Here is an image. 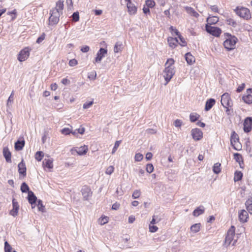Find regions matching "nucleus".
Listing matches in <instances>:
<instances>
[{
	"mask_svg": "<svg viewBox=\"0 0 252 252\" xmlns=\"http://www.w3.org/2000/svg\"><path fill=\"white\" fill-rule=\"evenodd\" d=\"M63 1L59 0L56 3V6L50 11V16L49 18V23L50 25H56L59 21L61 14L63 13Z\"/></svg>",
	"mask_w": 252,
	"mask_h": 252,
	"instance_id": "nucleus-1",
	"label": "nucleus"
},
{
	"mask_svg": "<svg viewBox=\"0 0 252 252\" xmlns=\"http://www.w3.org/2000/svg\"><path fill=\"white\" fill-rule=\"evenodd\" d=\"M215 100L213 98H210L207 100L205 104V110L206 111L210 110L215 104Z\"/></svg>",
	"mask_w": 252,
	"mask_h": 252,
	"instance_id": "nucleus-22",
	"label": "nucleus"
},
{
	"mask_svg": "<svg viewBox=\"0 0 252 252\" xmlns=\"http://www.w3.org/2000/svg\"><path fill=\"white\" fill-rule=\"evenodd\" d=\"M247 92L248 94L246 95H244L242 99L246 103L251 104L252 103V95L249 93H252V89H247Z\"/></svg>",
	"mask_w": 252,
	"mask_h": 252,
	"instance_id": "nucleus-18",
	"label": "nucleus"
},
{
	"mask_svg": "<svg viewBox=\"0 0 252 252\" xmlns=\"http://www.w3.org/2000/svg\"><path fill=\"white\" fill-rule=\"evenodd\" d=\"M204 212V208L203 206H200L196 208L193 212V215L195 217H198L200 215L202 214Z\"/></svg>",
	"mask_w": 252,
	"mask_h": 252,
	"instance_id": "nucleus-27",
	"label": "nucleus"
},
{
	"mask_svg": "<svg viewBox=\"0 0 252 252\" xmlns=\"http://www.w3.org/2000/svg\"><path fill=\"white\" fill-rule=\"evenodd\" d=\"M174 63V60L172 59H168L165 63V69L163 71V77L166 81L165 85H166L174 76L175 71L174 67L172 66Z\"/></svg>",
	"mask_w": 252,
	"mask_h": 252,
	"instance_id": "nucleus-2",
	"label": "nucleus"
},
{
	"mask_svg": "<svg viewBox=\"0 0 252 252\" xmlns=\"http://www.w3.org/2000/svg\"><path fill=\"white\" fill-rule=\"evenodd\" d=\"M245 86V84H244V83L242 84L241 85H240V86L238 87V88H237V91L238 92H239H239H241V91H242L244 89Z\"/></svg>",
	"mask_w": 252,
	"mask_h": 252,
	"instance_id": "nucleus-62",
	"label": "nucleus"
},
{
	"mask_svg": "<svg viewBox=\"0 0 252 252\" xmlns=\"http://www.w3.org/2000/svg\"><path fill=\"white\" fill-rule=\"evenodd\" d=\"M21 190L22 192H29V191H30L29 190V188L28 186L25 182H24L22 184L21 186Z\"/></svg>",
	"mask_w": 252,
	"mask_h": 252,
	"instance_id": "nucleus-38",
	"label": "nucleus"
},
{
	"mask_svg": "<svg viewBox=\"0 0 252 252\" xmlns=\"http://www.w3.org/2000/svg\"><path fill=\"white\" fill-rule=\"evenodd\" d=\"M24 145L25 141L24 140L22 141L18 140L15 143V149L17 151H20L23 149V147H24Z\"/></svg>",
	"mask_w": 252,
	"mask_h": 252,
	"instance_id": "nucleus-28",
	"label": "nucleus"
},
{
	"mask_svg": "<svg viewBox=\"0 0 252 252\" xmlns=\"http://www.w3.org/2000/svg\"><path fill=\"white\" fill-rule=\"evenodd\" d=\"M191 135L193 139L195 141H198L203 137V132L197 128H193L191 131Z\"/></svg>",
	"mask_w": 252,
	"mask_h": 252,
	"instance_id": "nucleus-9",
	"label": "nucleus"
},
{
	"mask_svg": "<svg viewBox=\"0 0 252 252\" xmlns=\"http://www.w3.org/2000/svg\"><path fill=\"white\" fill-rule=\"evenodd\" d=\"M247 211L252 215V198H249L245 202Z\"/></svg>",
	"mask_w": 252,
	"mask_h": 252,
	"instance_id": "nucleus-29",
	"label": "nucleus"
},
{
	"mask_svg": "<svg viewBox=\"0 0 252 252\" xmlns=\"http://www.w3.org/2000/svg\"><path fill=\"white\" fill-rule=\"evenodd\" d=\"M114 166H109V167H108L106 168L105 173V174L110 175L114 172Z\"/></svg>",
	"mask_w": 252,
	"mask_h": 252,
	"instance_id": "nucleus-42",
	"label": "nucleus"
},
{
	"mask_svg": "<svg viewBox=\"0 0 252 252\" xmlns=\"http://www.w3.org/2000/svg\"><path fill=\"white\" fill-rule=\"evenodd\" d=\"M185 59L187 63L189 64H192L195 62L194 57L190 53H187L185 55Z\"/></svg>",
	"mask_w": 252,
	"mask_h": 252,
	"instance_id": "nucleus-26",
	"label": "nucleus"
},
{
	"mask_svg": "<svg viewBox=\"0 0 252 252\" xmlns=\"http://www.w3.org/2000/svg\"><path fill=\"white\" fill-rule=\"evenodd\" d=\"M252 128V117H247L244 122V131L245 132H250Z\"/></svg>",
	"mask_w": 252,
	"mask_h": 252,
	"instance_id": "nucleus-10",
	"label": "nucleus"
},
{
	"mask_svg": "<svg viewBox=\"0 0 252 252\" xmlns=\"http://www.w3.org/2000/svg\"><path fill=\"white\" fill-rule=\"evenodd\" d=\"M126 6L128 9L129 13L131 15H134L137 11V7L131 1H129L126 3Z\"/></svg>",
	"mask_w": 252,
	"mask_h": 252,
	"instance_id": "nucleus-17",
	"label": "nucleus"
},
{
	"mask_svg": "<svg viewBox=\"0 0 252 252\" xmlns=\"http://www.w3.org/2000/svg\"><path fill=\"white\" fill-rule=\"evenodd\" d=\"M45 35L44 33H43L40 36H39L37 40L36 43H41L44 39H45Z\"/></svg>",
	"mask_w": 252,
	"mask_h": 252,
	"instance_id": "nucleus-56",
	"label": "nucleus"
},
{
	"mask_svg": "<svg viewBox=\"0 0 252 252\" xmlns=\"http://www.w3.org/2000/svg\"><path fill=\"white\" fill-rule=\"evenodd\" d=\"M13 92L12 93L11 95L8 97V99L7 100V105H9V103L13 102Z\"/></svg>",
	"mask_w": 252,
	"mask_h": 252,
	"instance_id": "nucleus-59",
	"label": "nucleus"
},
{
	"mask_svg": "<svg viewBox=\"0 0 252 252\" xmlns=\"http://www.w3.org/2000/svg\"><path fill=\"white\" fill-rule=\"evenodd\" d=\"M220 163H216L213 166V171L216 174H218L220 172Z\"/></svg>",
	"mask_w": 252,
	"mask_h": 252,
	"instance_id": "nucleus-37",
	"label": "nucleus"
},
{
	"mask_svg": "<svg viewBox=\"0 0 252 252\" xmlns=\"http://www.w3.org/2000/svg\"><path fill=\"white\" fill-rule=\"evenodd\" d=\"M42 164L44 168L51 169L53 167V160L51 159H44Z\"/></svg>",
	"mask_w": 252,
	"mask_h": 252,
	"instance_id": "nucleus-23",
	"label": "nucleus"
},
{
	"mask_svg": "<svg viewBox=\"0 0 252 252\" xmlns=\"http://www.w3.org/2000/svg\"><path fill=\"white\" fill-rule=\"evenodd\" d=\"M82 194L84 200H87L92 194L91 189L87 186H84L81 190Z\"/></svg>",
	"mask_w": 252,
	"mask_h": 252,
	"instance_id": "nucleus-12",
	"label": "nucleus"
},
{
	"mask_svg": "<svg viewBox=\"0 0 252 252\" xmlns=\"http://www.w3.org/2000/svg\"><path fill=\"white\" fill-rule=\"evenodd\" d=\"M205 28L208 33L217 37L219 36L221 33L220 29L208 25V24L206 25Z\"/></svg>",
	"mask_w": 252,
	"mask_h": 252,
	"instance_id": "nucleus-7",
	"label": "nucleus"
},
{
	"mask_svg": "<svg viewBox=\"0 0 252 252\" xmlns=\"http://www.w3.org/2000/svg\"><path fill=\"white\" fill-rule=\"evenodd\" d=\"M234 158L236 160V162H239L240 165L241 166V161L243 163L242 160V157L241 154L239 153H235L234 154Z\"/></svg>",
	"mask_w": 252,
	"mask_h": 252,
	"instance_id": "nucleus-35",
	"label": "nucleus"
},
{
	"mask_svg": "<svg viewBox=\"0 0 252 252\" xmlns=\"http://www.w3.org/2000/svg\"><path fill=\"white\" fill-rule=\"evenodd\" d=\"M235 235V227L231 226V227L228 230L226 236L225 237L224 245L227 247L229 246L233 240V237Z\"/></svg>",
	"mask_w": 252,
	"mask_h": 252,
	"instance_id": "nucleus-5",
	"label": "nucleus"
},
{
	"mask_svg": "<svg viewBox=\"0 0 252 252\" xmlns=\"http://www.w3.org/2000/svg\"><path fill=\"white\" fill-rule=\"evenodd\" d=\"M227 24L231 25L234 27H235L237 26V23L236 21L232 18H228L226 20Z\"/></svg>",
	"mask_w": 252,
	"mask_h": 252,
	"instance_id": "nucleus-40",
	"label": "nucleus"
},
{
	"mask_svg": "<svg viewBox=\"0 0 252 252\" xmlns=\"http://www.w3.org/2000/svg\"><path fill=\"white\" fill-rule=\"evenodd\" d=\"M72 21L73 22H77L79 20V14L78 12H74L72 15Z\"/></svg>",
	"mask_w": 252,
	"mask_h": 252,
	"instance_id": "nucleus-43",
	"label": "nucleus"
},
{
	"mask_svg": "<svg viewBox=\"0 0 252 252\" xmlns=\"http://www.w3.org/2000/svg\"><path fill=\"white\" fill-rule=\"evenodd\" d=\"M158 230V227L155 225H151L149 224V231L151 232H155Z\"/></svg>",
	"mask_w": 252,
	"mask_h": 252,
	"instance_id": "nucleus-52",
	"label": "nucleus"
},
{
	"mask_svg": "<svg viewBox=\"0 0 252 252\" xmlns=\"http://www.w3.org/2000/svg\"><path fill=\"white\" fill-rule=\"evenodd\" d=\"M90 50V47L88 46H82L81 48V51L83 53H87L89 52Z\"/></svg>",
	"mask_w": 252,
	"mask_h": 252,
	"instance_id": "nucleus-55",
	"label": "nucleus"
},
{
	"mask_svg": "<svg viewBox=\"0 0 252 252\" xmlns=\"http://www.w3.org/2000/svg\"><path fill=\"white\" fill-rule=\"evenodd\" d=\"M154 170V166L152 164H148L146 166V171L149 173H152Z\"/></svg>",
	"mask_w": 252,
	"mask_h": 252,
	"instance_id": "nucleus-48",
	"label": "nucleus"
},
{
	"mask_svg": "<svg viewBox=\"0 0 252 252\" xmlns=\"http://www.w3.org/2000/svg\"><path fill=\"white\" fill-rule=\"evenodd\" d=\"M122 43L118 41L116 43L114 47V51L115 53H118L122 50Z\"/></svg>",
	"mask_w": 252,
	"mask_h": 252,
	"instance_id": "nucleus-33",
	"label": "nucleus"
},
{
	"mask_svg": "<svg viewBox=\"0 0 252 252\" xmlns=\"http://www.w3.org/2000/svg\"><path fill=\"white\" fill-rule=\"evenodd\" d=\"M71 130L69 128H63L61 130V132L63 134L68 135L70 134Z\"/></svg>",
	"mask_w": 252,
	"mask_h": 252,
	"instance_id": "nucleus-49",
	"label": "nucleus"
},
{
	"mask_svg": "<svg viewBox=\"0 0 252 252\" xmlns=\"http://www.w3.org/2000/svg\"><path fill=\"white\" fill-rule=\"evenodd\" d=\"M230 142L231 145L235 150L239 151L241 149V148H239L238 147L239 144L238 135L234 131L231 133Z\"/></svg>",
	"mask_w": 252,
	"mask_h": 252,
	"instance_id": "nucleus-8",
	"label": "nucleus"
},
{
	"mask_svg": "<svg viewBox=\"0 0 252 252\" xmlns=\"http://www.w3.org/2000/svg\"><path fill=\"white\" fill-rule=\"evenodd\" d=\"M185 9L189 14L195 17H198L199 14L192 7L186 6L185 7Z\"/></svg>",
	"mask_w": 252,
	"mask_h": 252,
	"instance_id": "nucleus-30",
	"label": "nucleus"
},
{
	"mask_svg": "<svg viewBox=\"0 0 252 252\" xmlns=\"http://www.w3.org/2000/svg\"><path fill=\"white\" fill-rule=\"evenodd\" d=\"M200 229V223H195L190 227V230L194 233L198 232Z\"/></svg>",
	"mask_w": 252,
	"mask_h": 252,
	"instance_id": "nucleus-32",
	"label": "nucleus"
},
{
	"mask_svg": "<svg viewBox=\"0 0 252 252\" xmlns=\"http://www.w3.org/2000/svg\"><path fill=\"white\" fill-rule=\"evenodd\" d=\"M121 142V141H116L115 143L114 146L113 147V149L112 150V154H113L115 153L116 150H117L118 148L119 147L120 143Z\"/></svg>",
	"mask_w": 252,
	"mask_h": 252,
	"instance_id": "nucleus-46",
	"label": "nucleus"
},
{
	"mask_svg": "<svg viewBox=\"0 0 252 252\" xmlns=\"http://www.w3.org/2000/svg\"><path fill=\"white\" fill-rule=\"evenodd\" d=\"M146 132L148 134H155L157 132V130L154 129L149 128L146 130Z\"/></svg>",
	"mask_w": 252,
	"mask_h": 252,
	"instance_id": "nucleus-61",
	"label": "nucleus"
},
{
	"mask_svg": "<svg viewBox=\"0 0 252 252\" xmlns=\"http://www.w3.org/2000/svg\"><path fill=\"white\" fill-rule=\"evenodd\" d=\"M178 37L179 38H180L181 41V43H180V45L182 46H185L186 45V42L184 39V38L181 35H178Z\"/></svg>",
	"mask_w": 252,
	"mask_h": 252,
	"instance_id": "nucleus-58",
	"label": "nucleus"
},
{
	"mask_svg": "<svg viewBox=\"0 0 252 252\" xmlns=\"http://www.w3.org/2000/svg\"><path fill=\"white\" fill-rule=\"evenodd\" d=\"M77 63L78 62L76 60L72 59L69 61L68 64L70 66H74L77 64Z\"/></svg>",
	"mask_w": 252,
	"mask_h": 252,
	"instance_id": "nucleus-53",
	"label": "nucleus"
},
{
	"mask_svg": "<svg viewBox=\"0 0 252 252\" xmlns=\"http://www.w3.org/2000/svg\"><path fill=\"white\" fill-rule=\"evenodd\" d=\"M18 167L19 173L23 175V177H25L26 176L27 169L25 163L23 161V159L18 164Z\"/></svg>",
	"mask_w": 252,
	"mask_h": 252,
	"instance_id": "nucleus-15",
	"label": "nucleus"
},
{
	"mask_svg": "<svg viewBox=\"0 0 252 252\" xmlns=\"http://www.w3.org/2000/svg\"><path fill=\"white\" fill-rule=\"evenodd\" d=\"M109 218L107 216H103L98 220V223L100 225H104L108 222Z\"/></svg>",
	"mask_w": 252,
	"mask_h": 252,
	"instance_id": "nucleus-31",
	"label": "nucleus"
},
{
	"mask_svg": "<svg viewBox=\"0 0 252 252\" xmlns=\"http://www.w3.org/2000/svg\"><path fill=\"white\" fill-rule=\"evenodd\" d=\"M30 55L29 50L28 48H25L22 50L19 54L18 58V60L22 62L28 59Z\"/></svg>",
	"mask_w": 252,
	"mask_h": 252,
	"instance_id": "nucleus-11",
	"label": "nucleus"
},
{
	"mask_svg": "<svg viewBox=\"0 0 252 252\" xmlns=\"http://www.w3.org/2000/svg\"><path fill=\"white\" fill-rule=\"evenodd\" d=\"M120 206V205L119 203L116 202L112 205V209L117 210L119 208Z\"/></svg>",
	"mask_w": 252,
	"mask_h": 252,
	"instance_id": "nucleus-60",
	"label": "nucleus"
},
{
	"mask_svg": "<svg viewBox=\"0 0 252 252\" xmlns=\"http://www.w3.org/2000/svg\"><path fill=\"white\" fill-rule=\"evenodd\" d=\"M94 103L93 101H90L89 102L85 103L83 105V109H88L90 108Z\"/></svg>",
	"mask_w": 252,
	"mask_h": 252,
	"instance_id": "nucleus-51",
	"label": "nucleus"
},
{
	"mask_svg": "<svg viewBox=\"0 0 252 252\" xmlns=\"http://www.w3.org/2000/svg\"><path fill=\"white\" fill-rule=\"evenodd\" d=\"M249 215L247 211L245 210H241L239 212V220L242 223L246 222L248 221Z\"/></svg>",
	"mask_w": 252,
	"mask_h": 252,
	"instance_id": "nucleus-13",
	"label": "nucleus"
},
{
	"mask_svg": "<svg viewBox=\"0 0 252 252\" xmlns=\"http://www.w3.org/2000/svg\"><path fill=\"white\" fill-rule=\"evenodd\" d=\"M199 116L196 114L191 113L190 114L189 118L191 122H194L198 120Z\"/></svg>",
	"mask_w": 252,
	"mask_h": 252,
	"instance_id": "nucleus-39",
	"label": "nucleus"
},
{
	"mask_svg": "<svg viewBox=\"0 0 252 252\" xmlns=\"http://www.w3.org/2000/svg\"><path fill=\"white\" fill-rule=\"evenodd\" d=\"M219 17L217 16H209L207 19V22L208 25L215 24L219 21Z\"/></svg>",
	"mask_w": 252,
	"mask_h": 252,
	"instance_id": "nucleus-24",
	"label": "nucleus"
},
{
	"mask_svg": "<svg viewBox=\"0 0 252 252\" xmlns=\"http://www.w3.org/2000/svg\"><path fill=\"white\" fill-rule=\"evenodd\" d=\"M141 194V192L139 190H135L132 195V197L134 199L138 198Z\"/></svg>",
	"mask_w": 252,
	"mask_h": 252,
	"instance_id": "nucleus-45",
	"label": "nucleus"
},
{
	"mask_svg": "<svg viewBox=\"0 0 252 252\" xmlns=\"http://www.w3.org/2000/svg\"><path fill=\"white\" fill-rule=\"evenodd\" d=\"M12 206L13 209L10 211V214L13 217H15L17 216L19 209L18 203L15 199H13L12 200Z\"/></svg>",
	"mask_w": 252,
	"mask_h": 252,
	"instance_id": "nucleus-14",
	"label": "nucleus"
},
{
	"mask_svg": "<svg viewBox=\"0 0 252 252\" xmlns=\"http://www.w3.org/2000/svg\"><path fill=\"white\" fill-rule=\"evenodd\" d=\"M44 156V153L41 151H38L35 155V158L38 161L42 160Z\"/></svg>",
	"mask_w": 252,
	"mask_h": 252,
	"instance_id": "nucleus-36",
	"label": "nucleus"
},
{
	"mask_svg": "<svg viewBox=\"0 0 252 252\" xmlns=\"http://www.w3.org/2000/svg\"><path fill=\"white\" fill-rule=\"evenodd\" d=\"M3 155L5 158L6 162H11V154L7 147H4L3 149Z\"/></svg>",
	"mask_w": 252,
	"mask_h": 252,
	"instance_id": "nucleus-19",
	"label": "nucleus"
},
{
	"mask_svg": "<svg viewBox=\"0 0 252 252\" xmlns=\"http://www.w3.org/2000/svg\"><path fill=\"white\" fill-rule=\"evenodd\" d=\"M153 157V154L151 153H148L146 155V158L147 160H149L152 159Z\"/></svg>",
	"mask_w": 252,
	"mask_h": 252,
	"instance_id": "nucleus-64",
	"label": "nucleus"
},
{
	"mask_svg": "<svg viewBox=\"0 0 252 252\" xmlns=\"http://www.w3.org/2000/svg\"><path fill=\"white\" fill-rule=\"evenodd\" d=\"M76 130L77 131L78 133L83 134L85 132V129L83 127H81L78 128Z\"/></svg>",
	"mask_w": 252,
	"mask_h": 252,
	"instance_id": "nucleus-63",
	"label": "nucleus"
},
{
	"mask_svg": "<svg viewBox=\"0 0 252 252\" xmlns=\"http://www.w3.org/2000/svg\"><path fill=\"white\" fill-rule=\"evenodd\" d=\"M221 103L224 107H232L233 102L228 93H224L221 95Z\"/></svg>",
	"mask_w": 252,
	"mask_h": 252,
	"instance_id": "nucleus-6",
	"label": "nucleus"
},
{
	"mask_svg": "<svg viewBox=\"0 0 252 252\" xmlns=\"http://www.w3.org/2000/svg\"><path fill=\"white\" fill-rule=\"evenodd\" d=\"M167 42L169 44V46L172 48H175L178 43V41L176 37H169L167 38Z\"/></svg>",
	"mask_w": 252,
	"mask_h": 252,
	"instance_id": "nucleus-20",
	"label": "nucleus"
},
{
	"mask_svg": "<svg viewBox=\"0 0 252 252\" xmlns=\"http://www.w3.org/2000/svg\"><path fill=\"white\" fill-rule=\"evenodd\" d=\"M88 150V148L87 146L84 145L83 146H81L80 148H78L76 150L77 153L80 156L85 155Z\"/></svg>",
	"mask_w": 252,
	"mask_h": 252,
	"instance_id": "nucleus-25",
	"label": "nucleus"
},
{
	"mask_svg": "<svg viewBox=\"0 0 252 252\" xmlns=\"http://www.w3.org/2000/svg\"><path fill=\"white\" fill-rule=\"evenodd\" d=\"M107 51L106 49L101 48L96 54V57L95 58V62H100L102 58L104 57V55L107 54Z\"/></svg>",
	"mask_w": 252,
	"mask_h": 252,
	"instance_id": "nucleus-16",
	"label": "nucleus"
},
{
	"mask_svg": "<svg viewBox=\"0 0 252 252\" xmlns=\"http://www.w3.org/2000/svg\"><path fill=\"white\" fill-rule=\"evenodd\" d=\"M226 39L223 42L224 47L227 50H232L235 48V45L238 41L237 38L229 33H226Z\"/></svg>",
	"mask_w": 252,
	"mask_h": 252,
	"instance_id": "nucleus-3",
	"label": "nucleus"
},
{
	"mask_svg": "<svg viewBox=\"0 0 252 252\" xmlns=\"http://www.w3.org/2000/svg\"><path fill=\"white\" fill-rule=\"evenodd\" d=\"M96 76V73L95 72H92L88 75V78L92 80H94Z\"/></svg>",
	"mask_w": 252,
	"mask_h": 252,
	"instance_id": "nucleus-57",
	"label": "nucleus"
},
{
	"mask_svg": "<svg viewBox=\"0 0 252 252\" xmlns=\"http://www.w3.org/2000/svg\"><path fill=\"white\" fill-rule=\"evenodd\" d=\"M143 158V156L140 153H137L135 155L134 159L136 161H140Z\"/></svg>",
	"mask_w": 252,
	"mask_h": 252,
	"instance_id": "nucleus-44",
	"label": "nucleus"
},
{
	"mask_svg": "<svg viewBox=\"0 0 252 252\" xmlns=\"http://www.w3.org/2000/svg\"><path fill=\"white\" fill-rule=\"evenodd\" d=\"M146 5L148 7H153L155 6V2L152 0H147L146 1Z\"/></svg>",
	"mask_w": 252,
	"mask_h": 252,
	"instance_id": "nucleus-47",
	"label": "nucleus"
},
{
	"mask_svg": "<svg viewBox=\"0 0 252 252\" xmlns=\"http://www.w3.org/2000/svg\"><path fill=\"white\" fill-rule=\"evenodd\" d=\"M243 177V174L241 171H236L234 174V180L235 182L240 181Z\"/></svg>",
	"mask_w": 252,
	"mask_h": 252,
	"instance_id": "nucleus-34",
	"label": "nucleus"
},
{
	"mask_svg": "<svg viewBox=\"0 0 252 252\" xmlns=\"http://www.w3.org/2000/svg\"><path fill=\"white\" fill-rule=\"evenodd\" d=\"M236 13L239 16L246 20H249L251 18V14L249 9L245 7H237L235 10Z\"/></svg>",
	"mask_w": 252,
	"mask_h": 252,
	"instance_id": "nucleus-4",
	"label": "nucleus"
},
{
	"mask_svg": "<svg viewBox=\"0 0 252 252\" xmlns=\"http://www.w3.org/2000/svg\"><path fill=\"white\" fill-rule=\"evenodd\" d=\"M182 125V122L180 120L177 119L174 122V126L176 127H180Z\"/></svg>",
	"mask_w": 252,
	"mask_h": 252,
	"instance_id": "nucleus-54",
	"label": "nucleus"
},
{
	"mask_svg": "<svg viewBox=\"0 0 252 252\" xmlns=\"http://www.w3.org/2000/svg\"><path fill=\"white\" fill-rule=\"evenodd\" d=\"M28 199L29 203L32 205V208H33L32 205L35 203L37 198L32 191H29Z\"/></svg>",
	"mask_w": 252,
	"mask_h": 252,
	"instance_id": "nucleus-21",
	"label": "nucleus"
},
{
	"mask_svg": "<svg viewBox=\"0 0 252 252\" xmlns=\"http://www.w3.org/2000/svg\"><path fill=\"white\" fill-rule=\"evenodd\" d=\"M37 206H38V208L39 211H41L42 212H44L45 207L43 205L42 201L41 200H39L38 201Z\"/></svg>",
	"mask_w": 252,
	"mask_h": 252,
	"instance_id": "nucleus-41",
	"label": "nucleus"
},
{
	"mask_svg": "<svg viewBox=\"0 0 252 252\" xmlns=\"http://www.w3.org/2000/svg\"><path fill=\"white\" fill-rule=\"evenodd\" d=\"M4 250L5 252H11V247L7 242H5L4 243Z\"/></svg>",
	"mask_w": 252,
	"mask_h": 252,
	"instance_id": "nucleus-50",
	"label": "nucleus"
}]
</instances>
